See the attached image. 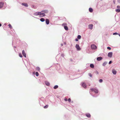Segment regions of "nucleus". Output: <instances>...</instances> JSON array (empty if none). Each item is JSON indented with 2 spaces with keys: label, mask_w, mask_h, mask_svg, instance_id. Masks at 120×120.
Returning a JSON list of instances; mask_svg holds the SVG:
<instances>
[{
  "label": "nucleus",
  "mask_w": 120,
  "mask_h": 120,
  "mask_svg": "<svg viewBox=\"0 0 120 120\" xmlns=\"http://www.w3.org/2000/svg\"><path fill=\"white\" fill-rule=\"evenodd\" d=\"M94 91L96 93H98V90H97L95 89V90H94Z\"/></svg>",
  "instance_id": "393cba45"
},
{
  "label": "nucleus",
  "mask_w": 120,
  "mask_h": 120,
  "mask_svg": "<svg viewBox=\"0 0 120 120\" xmlns=\"http://www.w3.org/2000/svg\"><path fill=\"white\" fill-rule=\"evenodd\" d=\"M8 25L9 27H10V28H12V27L10 24H9Z\"/></svg>",
  "instance_id": "cd10ccee"
},
{
  "label": "nucleus",
  "mask_w": 120,
  "mask_h": 120,
  "mask_svg": "<svg viewBox=\"0 0 120 120\" xmlns=\"http://www.w3.org/2000/svg\"><path fill=\"white\" fill-rule=\"evenodd\" d=\"M106 64L107 63L106 62H104L103 64V66H105L106 65Z\"/></svg>",
  "instance_id": "c756f323"
},
{
  "label": "nucleus",
  "mask_w": 120,
  "mask_h": 120,
  "mask_svg": "<svg viewBox=\"0 0 120 120\" xmlns=\"http://www.w3.org/2000/svg\"><path fill=\"white\" fill-rule=\"evenodd\" d=\"M44 12L45 13H47L48 12V11L47 10H44L43 11H41V12Z\"/></svg>",
  "instance_id": "412c9836"
},
{
  "label": "nucleus",
  "mask_w": 120,
  "mask_h": 120,
  "mask_svg": "<svg viewBox=\"0 0 120 120\" xmlns=\"http://www.w3.org/2000/svg\"><path fill=\"white\" fill-rule=\"evenodd\" d=\"M75 47L77 50H80L81 49L79 45L78 44H77L76 45Z\"/></svg>",
  "instance_id": "20e7f679"
},
{
  "label": "nucleus",
  "mask_w": 120,
  "mask_h": 120,
  "mask_svg": "<svg viewBox=\"0 0 120 120\" xmlns=\"http://www.w3.org/2000/svg\"><path fill=\"white\" fill-rule=\"evenodd\" d=\"M103 81V80L102 79H100L99 80V82H101Z\"/></svg>",
  "instance_id": "473e14b6"
},
{
  "label": "nucleus",
  "mask_w": 120,
  "mask_h": 120,
  "mask_svg": "<svg viewBox=\"0 0 120 120\" xmlns=\"http://www.w3.org/2000/svg\"><path fill=\"white\" fill-rule=\"evenodd\" d=\"M19 56L21 57H22V56L21 54V53H19Z\"/></svg>",
  "instance_id": "2f4dec72"
},
{
  "label": "nucleus",
  "mask_w": 120,
  "mask_h": 120,
  "mask_svg": "<svg viewBox=\"0 0 120 120\" xmlns=\"http://www.w3.org/2000/svg\"><path fill=\"white\" fill-rule=\"evenodd\" d=\"M115 11L117 12H120V9H116Z\"/></svg>",
  "instance_id": "a211bd4d"
},
{
  "label": "nucleus",
  "mask_w": 120,
  "mask_h": 120,
  "mask_svg": "<svg viewBox=\"0 0 120 120\" xmlns=\"http://www.w3.org/2000/svg\"><path fill=\"white\" fill-rule=\"evenodd\" d=\"M67 25V24L66 23H64L62 24V26L64 27V26H66Z\"/></svg>",
  "instance_id": "4be33fe9"
},
{
  "label": "nucleus",
  "mask_w": 120,
  "mask_h": 120,
  "mask_svg": "<svg viewBox=\"0 0 120 120\" xmlns=\"http://www.w3.org/2000/svg\"><path fill=\"white\" fill-rule=\"evenodd\" d=\"M90 67L91 68H94V65L93 64H91L90 65Z\"/></svg>",
  "instance_id": "6ab92c4d"
},
{
  "label": "nucleus",
  "mask_w": 120,
  "mask_h": 120,
  "mask_svg": "<svg viewBox=\"0 0 120 120\" xmlns=\"http://www.w3.org/2000/svg\"><path fill=\"white\" fill-rule=\"evenodd\" d=\"M22 53L23 56L25 57H26V53L24 50H23L22 51Z\"/></svg>",
  "instance_id": "39448f33"
},
{
  "label": "nucleus",
  "mask_w": 120,
  "mask_h": 120,
  "mask_svg": "<svg viewBox=\"0 0 120 120\" xmlns=\"http://www.w3.org/2000/svg\"><path fill=\"white\" fill-rule=\"evenodd\" d=\"M75 40L76 41H78V40L77 38H76L75 39Z\"/></svg>",
  "instance_id": "a19ab883"
},
{
  "label": "nucleus",
  "mask_w": 120,
  "mask_h": 120,
  "mask_svg": "<svg viewBox=\"0 0 120 120\" xmlns=\"http://www.w3.org/2000/svg\"><path fill=\"white\" fill-rule=\"evenodd\" d=\"M35 74H36V75L37 76H38L39 75V74H38V73L37 72H36Z\"/></svg>",
  "instance_id": "c85d7f7f"
},
{
  "label": "nucleus",
  "mask_w": 120,
  "mask_h": 120,
  "mask_svg": "<svg viewBox=\"0 0 120 120\" xmlns=\"http://www.w3.org/2000/svg\"><path fill=\"white\" fill-rule=\"evenodd\" d=\"M1 23H0V26H1Z\"/></svg>",
  "instance_id": "37998d69"
},
{
  "label": "nucleus",
  "mask_w": 120,
  "mask_h": 120,
  "mask_svg": "<svg viewBox=\"0 0 120 120\" xmlns=\"http://www.w3.org/2000/svg\"><path fill=\"white\" fill-rule=\"evenodd\" d=\"M48 105H46L45 106H44V108L45 109H46L48 108Z\"/></svg>",
  "instance_id": "a878e982"
},
{
  "label": "nucleus",
  "mask_w": 120,
  "mask_h": 120,
  "mask_svg": "<svg viewBox=\"0 0 120 120\" xmlns=\"http://www.w3.org/2000/svg\"><path fill=\"white\" fill-rule=\"evenodd\" d=\"M113 2L114 3V4H115V0H113Z\"/></svg>",
  "instance_id": "79ce46f5"
},
{
  "label": "nucleus",
  "mask_w": 120,
  "mask_h": 120,
  "mask_svg": "<svg viewBox=\"0 0 120 120\" xmlns=\"http://www.w3.org/2000/svg\"><path fill=\"white\" fill-rule=\"evenodd\" d=\"M22 4L25 7H27L28 6V5L26 3H22Z\"/></svg>",
  "instance_id": "ddd939ff"
},
{
  "label": "nucleus",
  "mask_w": 120,
  "mask_h": 120,
  "mask_svg": "<svg viewBox=\"0 0 120 120\" xmlns=\"http://www.w3.org/2000/svg\"><path fill=\"white\" fill-rule=\"evenodd\" d=\"M93 25L92 24H90L89 25V28L91 29L92 30L93 28Z\"/></svg>",
  "instance_id": "423d86ee"
},
{
  "label": "nucleus",
  "mask_w": 120,
  "mask_h": 120,
  "mask_svg": "<svg viewBox=\"0 0 120 120\" xmlns=\"http://www.w3.org/2000/svg\"><path fill=\"white\" fill-rule=\"evenodd\" d=\"M68 101L69 102H70L71 101V99L70 98H69L68 100Z\"/></svg>",
  "instance_id": "f704fd0d"
},
{
  "label": "nucleus",
  "mask_w": 120,
  "mask_h": 120,
  "mask_svg": "<svg viewBox=\"0 0 120 120\" xmlns=\"http://www.w3.org/2000/svg\"><path fill=\"white\" fill-rule=\"evenodd\" d=\"M40 16L41 17H43L45 16V14L44 13H41V14Z\"/></svg>",
  "instance_id": "f3484780"
},
{
  "label": "nucleus",
  "mask_w": 120,
  "mask_h": 120,
  "mask_svg": "<svg viewBox=\"0 0 120 120\" xmlns=\"http://www.w3.org/2000/svg\"><path fill=\"white\" fill-rule=\"evenodd\" d=\"M81 36L80 35H78L77 36V38L79 39H80L81 38Z\"/></svg>",
  "instance_id": "bb28decb"
},
{
  "label": "nucleus",
  "mask_w": 120,
  "mask_h": 120,
  "mask_svg": "<svg viewBox=\"0 0 120 120\" xmlns=\"http://www.w3.org/2000/svg\"><path fill=\"white\" fill-rule=\"evenodd\" d=\"M107 49L109 50L111 49V48L110 47H107Z\"/></svg>",
  "instance_id": "e433bc0d"
},
{
  "label": "nucleus",
  "mask_w": 120,
  "mask_h": 120,
  "mask_svg": "<svg viewBox=\"0 0 120 120\" xmlns=\"http://www.w3.org/2000/svg\"><path fill=\"white\" fill-rule=\"evenodd\" d=\"M45 84L46 85L48 86H49L50 85V83L46 81L45 82Z\"/></svg>",
  "instance_id": "2eb2a0df"
},
{
  "label": "nucleus",
  "mask_w": 120,
  "mask_h": 120,
  "mask_svg": "<svg viewBox=\"0 0 120 120\" xmlns=\"http://www.w3.org/2000/svg\"><path fill=\"white\" fill-rule=\"evenodd\" d=\"M64 29L66 30L67 31L68 30V27L67 26H64Z\"/></svg>",
  "instance_id": "4468645a"
},
{
  "label": "nucleus",
  "mask_w": 120,
  "mask_h": 120,
  "mask_svg": "<svg viewBox=\"0 0 120 120\" xmlns=\"http://www.w3.org/2000/svg\"><path fill=\"white\" fill-rule=\"evenodd\" d=\"M90 90L92 91H94V90H95V89L91 88L90 89Z\"/></svg>",
  "instance_id": "7c9ffc66"
},
{
  "label": "nucleus",
  "mask_w": 120,
  "mask_h": 120,
  "mask_svg": "<svg viewBox=\"0 0 120 120\" xmlns=\"http://www.w3.org/2000/svg\"><path fill=\"white\" fill-rule=\"evenodd\" d=\"M86 116L88 118H90L91 117V115L89 113H86Z\"/></svg>",
  "instance_id": "f8f14e48"
},
{
  "label": "nucleus",
  "mask_w": 120,
  "mask_h": 120,
  "mask_svg": "<svg viewBox=\"0 0 120 120\" xmlns=\"http://www.w3.org/2000/svg\"><path fill=\"white\" fill-rule=\"evenodd\" d=\"M46 24L48 25L49 24V20L48 19H46Z\"/></svg>",
  "instance_id": "9d476101"
},
{
  "label": "nucleus",
  "mask_w": 120,
  "mask_h": 120,
  "mask_svg": "<svg viewBox=\"0 0 120 120\" xmlns=\"http://www.w3.org/2000/svg\"><path fill=\"white\" fill-rule=\"evenodd\" d=\"M40 20L42 22H43L45 21V19L43 18H41L40 19Z\"/></svg>",
  "instance_id": "aec40b11"
},
{
  "label": "nucleus",
  "mask_w": 120,
  "mask_h": 120,
  "mask_svg": "<svg viewBox=\"0 0 120 120\" xmlns=\"http://www.w3.org/2000/svg\"><path fill=\"white\" fill-rule=\"evenodd\" d=\"M64 100L65 101H67V99L66 98H64Z\"/></svg>",
  "instance_id": "58836bf2"
},
{
  "label": "nucleus",
  "mask_w": 120,
  "mask_h": 120,
  "mask_svg": "<svg viewBox=\"0 0 120 120\" xmlns=\"http://www.w3.org/2000/svg\"><path fill=\"white\" fill-rule=\"evenodd\" d=\"M118 34L119 35V36H120V34Z\"/></svg>",
  "instance_id": "c03bdc74"
},
{
  "label": "nucleus",
  "mask_w": 120,
  "mask_h": 120,
  "mask_svg": "<svg viewBox=\"0 0 120 120\" xmlns=\"http://www.w3.org/2000/svg\"><path fill=\"white\" fill-rule=\"evenodd\" d=\"M112 52H109L108 53V56L109 57L111 58L112 56Z\"/></svg>",
  "instance_id": "f03ea898"
},
{
  "label": "nucleus",
  "mask_w": 120,
  "mask_h": 120,
  "mask_svg": "<svg viewBox=\"0 0 120 120\" xmlns=\"http://www.w3.org/2000/svg\"><path fill=\"white\" fill-rule=\"evenodd\" d=\"M82 85V86L84 88H86V84L84 83H83Z\"/></svg>",
  "instance_id": "0eeeda50"
},
{
  "label": "nucleus",
  "mask_w": 120,
  "mask_h": 120,
  "mask_svg": "<svg viewBox=\"0 0 120 120\" xmlns=\"http://www.w3.org/2000/svg\"><path fill=\"white\" fill-rule=\"evenodd\" d=\"M118 34L117 33H113V35H117Z\"/></svg>",
  "instance_id": "72a5a7b5"
},
{
  "label": "nucleus",
  "mask_w": 120,
  "mask_h": 120,
  "mask_svg": "<svg viewBox=\"0 0 120 120\" xmlns=\"http://www.w3.org/2000/svg\"><path fill=\"white\" fill-rule=\"evenodd\" d=\"M89 76L91 77H92V75L91 73H89Z\"/></svg>",
  "instance_id": "4c0bfd02"
},
{
  "label": "nucleus",
  "mask_w": 120,
  "mask_h": 120,
  "mask_svg": "<svg viewBox=\"0 0 120 120\" xmlns=\"http://www.w3.org/2000/svg\"><path fill=\"white\" fill-rule=\"evenodd\" d=\"M112 61H110L109 62V64H110L112 62Z\"/></svg>",
  "instance_id": "ea45409f"
},
{
  "label": "nucleus",
  "mask_w": 120,
  "mask_h": 120,
  "mask_svg": "<svg viewBox=\"0 0 120 120\" xmlns=\"http://www.w3.org/2000/svg\"><path fill=\"white\" fill-rule=\"evenodd\" d=\"M4 5V3L2 2L0 3V8H2Z\"/></svg>",
  "instance_id": "9b49d317"
},
{
  "label": "nucleus",
  "mask_w": 120,
  "mask_h": 120,
  "mask_svg": "<svg viewBox=\"0 0 120 120\" xmlns=\"http://www.w3.org/2000/svg\"><path fill=\"white\" fill-rule=\"evenodd\" d=\"M58 87V86L57 85H56L54 87V88L55 89H56Z\"/></svg>",
  "instance_id": "b1692460"
},
{
  "label": "nucleus",
  "mask_w": 120,
  "mask_h": 120,
  "mask_svg": "<svg viewBox=\"0 0 120 120\" xmlns=\"http://www.w3.org/2000/svg\"><path fill=\"white\" fill-rule=\"evenodd\" d=\"M91 47L92 49L95 50L97 49V47L94 44H92L91 45Z\"/></svg>",
  "instance_id": "f257e3e1"
},
{
  "label": "nucleus",
  "mask_w": 120,
  "mask_h": 120,
  "mask_svg": "<svg viewBox=\"0 0 120 120\" xmlns=\"http://www.w3.org/2000/svg\"><path fill=\"white\" fill-rule=\"evenodd\" d=\"M89 11L90 12H92L93 11V10L91 8H90L89 9Z\"/></svg>",
  "instance_id": "dca6fc26"
},
{
  "label": "nucleus",
  "mask_w": 120,
  "mask_h": 120,
  "mask_svg": "<svg viewBox=\"0 0 120 120\" xmlns=\"http://www.w3.org/2000/svg\"><path fill=\"white\" fill-rule=\"evenodd\" d=\"M36 69L38 71H40V68L39 67H37L36 68Z\"/></svg>",
  "instance_id": "5701e85b"
},
{
  "label": "nucleus",
  "mask_w": 120,
  "mask_h": 120,
  "mask_svg": "<svg viewBox=\"0 0 120 120\" xmlns=\"http://www.w3.org/2000/svg\"><path fill=\"white\" fill-rule=\"evenodd\" d=\"M117 7L118 9H119L120 8V6L119 5L117 6Z\"/></svg>",
  "instance_id": "c9c22d12"
},
{
  "label": "nucleus",
  "mask_w": 120,
  "mask_h": 120,
  "mask_svg": "<svg viewBox=\"0 0 120 120\" xmlns=\"http://www.w3.org/2000/svg\"><path fill=\"white\" fill-rule=\"evenodd\" d=\"M102 59V57H98L97 58V60L98 61H100Z\"/></svg>",
  "instance_id": "1a4fd4ad"
},
{
  "label": "nucleus",
  "mask_w": 120,
  "mask_h": 120,
  "mask_svg": "<svg viewBox=\"0 0 120 120\" xmlns=\"http://www.w3.org/2000/svg\"><path fill=\"white\" fill-rule=\"evenodd\" d=\"M41 12H36L34 14V15H41Z\"/></svg>",
  "instance_id": "7ed1b4c3"
},
{
  "label": "nucleus",
  "mask_w": 120,
  "mask_h": 120,
  "mask_svg": "<svg viewBox=\"0 0 120 120\" xmlns=\"http://www.w3.org/2000/svg\"><path fill=\"white\" fill-rule=\"evenodd\" d=\"M112 72L114 74H116V71L115 70L113 69L112 70Z\"/></svg>",
  "instance_id": "6e6552de"
}]
</instances>
